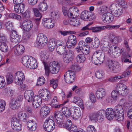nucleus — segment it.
Wrapping results in <instances>:
<instances>
[{
    "mask_svg": "<svg viewBox=\"0 0 132 132\" xmlns=\"http://www.w3.org/2000/svg\"><path fill=\"white\" fill-rule=\"evenodd\" d=\"M47 37L42 34H39L38 35L36 43L39 46H44L47 44Z\"/></svg>",
    "mask_w": 132,
    "mask_h": 132,
    "instance_id": "nucleus-9",
    "label": "nucleus"
},
{
    "mask_svg": "<svg viewBox=\"0 0 132 132\" xmlns=\"http://www.w3.org/2000/svg\"><path fill=\"white\" fill-rule=\"evenodd\" d=\"M69 24L73 26H77L80 24V22L78 19L73 16L72 18L69 19Z\"/></svg>",
    "mask_w": 132,
    "mask_h": 132,
    "instance_id": "nucleus-36",
    "label": "nucleus"
},
{
    "mask_svg": "<svg viewBox=\"0 0 132 132\" xmlns=\"http://www.w3.org/2000/svg\"><path fill=\"white\" fill-rule=\"evenodd\" d=\"M103 26H100L96 27H93L90 28V30H92V31L94 32H98L101 31L103 30Z\"/></svg>",
    "mask_w": 132,
    "mask_h": 132,
    "instance_id": "nucleus-57",
    "label": "nucleus"
},
{
    "mask_svg": "<svg viewBox=\"0 0 132 132\" xmlns=\"http://www.w3.org/2000/svg\"><path fill=\"white\" fill-rule=\"evenodd\" d=\"M124 117V113L117 114L115 112L114 117L116 120L118 121H121L123 119Z\"/></svg>",
    "mask_w": 132,
    "mask_h": 132,
    "instance_id": "nucleus-41",
    "label": "nucleus"
},
{
    "mask_svg": "<svg viewBox=\"0 0 132 132\" xmlns=\"http://www.w3.org/2000/svg\"><path fill=\"white\" fill-rule=\"evenodd\" d=\"M75 75L74 71L71 70L68 71L64 75V79L67 83H71L75 79Z\"/></svg>",
    "mask_w": 132,
    "mask_h": 132,
    "instance_id": "nucleus-7",
    "label": "nucleus"
},
{
    "mask_svg": "<svg viewBox=\"0 0 132 132\" xmlns=\"http://www.w3.org/2000/svg\"><path fill=\"white\" fill-rule=\"evenodd\" d=\"M77 128L76 126H72L70 128V132H86L84 130L82 129H80L78 130H77Z\"/></svg>",
    "mask_w": 132,
    "mask_h": 132,
    "instance_id": "nucleus-51",
    "label": "nucleus"
},
{
    "mask_svg": "<svg viewBox=\"0 0 132 132\" xmlns=\"http://www.w3.org/2000/svg\"><path fill=\"white\" fill-rule=\"evenodd\" d=\"M23 64L30 69H35L37 67L36 61L32 56L28 57L27 56H24L22 60Z\"/></svg>",
    "mask_w": 132,
    "mask_h": 132,
    "instance_id": "nucleus-2",
    "label": "nucleus"
},
{
    "mask_svg": "<svg viewBox=\"0 0 132 132\" xmlns=\"http://www.w3.org/2000/svg\"><path fill=\"white\" fill-rule=\"evenodd\" d=\"M105 113L104 111L100 110L97 112L91 114L90 118L91 120H94L96 122L100 123L102 122L104 120L103 114Z\"/></svg>",
    "mask_w": 132,
    "mask_h": 132,
    "instance_id": "nucleus-6",
    "label": "nucleus"
},
{
    "mask_svg": "<svg viewBox=\"0 0 132 132\" xmlns=\"http://www.w3.org/2000/svg\"><path fill=\"white\" fill-rule=\"evenodd\" d=\"M62 113L59 111H55L54 113V117L56 120V122L58 124H61L63 119Z\"/></svg>",
    "mask_w": 132,
    "mask_h": 132,
    "instance_id": "nucleus-25",
    "label": "nucleus"
},
{
    "mask_svg": "<svg viewBox=\"0 0 132 132\" xmlns=\"http://www.w3.org/2000/svg\"><path fill=\"white\" fill-rule=\"evenodd\" d=\"M32 101V105L35 108H38L42 102L41 97L38 95L35 96Z\"/></svg>",
    "mask_w": 132,
    "mask_h": 132,
    "instance_id": "nucleus-22",
    "label": "nucleus"
},
{
    "mask_svg": "<svg viewBox=\"0 0 132 132\" xmlns=\"http://www.w3.org/2000/svg\"><path fill=\"white\" fill-rule=\"evenodd\" d=\"M82 53L85 55H87L89 54L90 51V48L88 46H86L83 47Z\"/></svg>",
    "mask_w": 132,
    "mask_h": 132,
    "instance_id": "nucleus-55",
    "label": "nucleus"
},
{
    "mask_svg": "<svg viewBox=\"0 0 132 132\" xmlns=\"http://www.w3.org/2000/svg\"><path fill=\"white\" fill-rule=\"evenodd\" d=\"M76 60L77 62H83L86 60V58L85 55L83 54H80L77 55L76 57Z\"/></svg>",
    "mask_w": 132,
    "mask_h": 132,
    "instance_id": "nucleus-42",
    "label": "nucleus"
},
{
    "mask_svg": "<svg viewBox=\"0 0 132 132\" xmlns=\"http://www.w3.org/2000/svg\"><path fill=\"white\" fill-rule=\"evenodd\" d=\"M12 128L14 130L17 131H21L22 126L21 124L15 118H13L11 121Z\"/></svg>",
    "mask_w": 132,
    "mask_h": 132,
    "instance_id": "nucleus-15",
    "label": "nucleus"
},
{
    "mask_svg": "<svg viewBox=\"0 0 132 132\" xmlns=\"http://www.w3.org/2000/svg\"><path fill=\"white\" fill-rule=\"evenodd\" d=\"M106 38H108L106 37H104L101 40V42L103 45V47H102V51L104 52L108 51V52L110 50V47L109 45V44L107 42H105L104 40V39H106Z\"/></svg>",
    "mask_w": 132,
    "mask_h": 132,
    "instance_id": "nucleus-29",
    "label": "nucleus"
},
{
    "mask_svg": "<svg viewBox=\"0 0 132 132\" xmlns=\"http://www.w3.org/2000/svg\"><path fill=\"white\" fill-rule=\"evenodd\" d=\"M14 49V52L17 55H21L24 52V48L22 45H16Z\"/></svg>",
    "mask_w": 132,
    "mask_h": 132,
    "instance_id": "nucleus-28",
    "label": "nucleus"
},
{
    "mask_svg": "<svg viewBox=\"0 0 132 132\" xmlns=\"http://www.w3.org/2000/svg\"><path fill=\"white\" fill-rule=\"evenodd\" d=\"M6 105L5 102L4 100H0V112L4 111L5 109V106Z\"/></svg>",
    "mask_w": 132,
    "mask_h": 132,
    "instance_id": "nucleus-53",
    "label": "nucleus"
},
{
    "mask_svg": "<svg viewBox=\"0 0 132 132\" xmlns=\"http://www.w3.org/2000/svg\"><path fill=\"white\" fill-rule=\"evenodd\" d=\"M45 82V80L44 78L43 77H39L38 79L37 83L36 85L39 86L43 85Z\"/></svg>",
    "mask_w": 132,
    "mask_h": 132,
    "instance_id": "nucleus-50",
    "label": "nucleus"
},
{
    "mask_svg": "<svg viewBox=\"0 0 132 132\" xmlns=\"http://www.w3.org/2000/svg\"><path fill=\"white\" fill-rule=\"evenodd\" d=\"M61 123V124L58 125L59 127L65 128L69 130H70V128L72 126V123L70 120H68L67 122L64 123H63L62 121Z\"/></svg>",
    "mask_w": 132,
    "mask_h": 132,
    "instance_id": "nucleus-30",
    "label": "nucleus"
},
{
    "mask_svg": "<svg viewBox=\"0 0 132 132\" xmlns=\"http://www.w3.org/2000/svg\"><path fill=\"white\" fill-rule=\"evenodd\" d=\"M71 107L68 110L67 108H62V113L66 117H68L70 116L71 117V113L70 111Z\"/></svg>",
    "mask_w": 132,
    "mask_h": 132,
    "instance_id": "nucleus-38",
    "label": "nucleus"
},
{
    "mask_svg": "<svg viewBox=\"0 0 132 132\" xmlns=\"http://www.w3.org/2000/svg\"><path fill=\"white\" fill-rule=\"evenodd\" d=\"M33 24L32 21L28 20H23L21 27L24 31H29L32 29Z\"/></svg>",
    "mask_w": 132,
    "mask_h": 132,
    "instance_id": "nucleus-17",
    "label": "nucleus"
},
{
    "mask_svg": "<svg viewBox=\"0 0 132 132\" xmlns=\"http://www.w3.org/2000/svg\"><path fill=\"white\" fill-rule=\"evenodd\" d=\"M42 98L46 101H48L51 98V95L50 93L48 91L44 92L41 95Z\"/></svg>",
    "mask_w": 132,
    "mask_h": 132,
    "instance_id": "nucleus-34",
    "label": "nucleus"
},
{
    "mask_svg": "<svg viewBox=\"0 0 132 132\" xmlns=\"http://www.w3.org/2000/svg\"><path fill=\"white\" fill-rule=\"evenodd\" d=\"M110 7L111 9H116L112 11V13L114 16L119 17L123 13V8L121 6L119 5L117 3H114L112 4Z\"/></svg>",
    "mask_w": 132,
    "mask_h": 132,
    "instance_id": "nucleus-5",
    "label": "nucleus"
},
{
    "mask_svg": "<svg viewBox=\"0 0 132 132\" xmlns=\"http://www.w3.org/2000/svg\"><path fill=\"white\" fill-rule=\"evenodd\" d=\"M50 85L52 86L54 89H55L57 86V80H55L53 79L51 80L50 81Z\"/></svg>",
    "mask_w": 132,
    "mask_h": 132,
    "instance_id": "nucleus-56",
    "label": "nucleus"
},
{
    "mask_svg": "<svg viewBox=\"0 0 132 132\" xmlns=\"http://www.w3.org/2000/svg\"><path fill=\"white\" fill-rule=\"evenodd\" d=\"M21 105L17 103L16 100L14 99H12L10 103L9 106L10 108L13 110H15L18 108V107Z\"/></svg>",
    "mask_w": 132,
    "mask_h": 132,
    "instance_id": "nucleus-33",
    "label": "nucleus"
},
{
    "mask_svg": "<svg viewBox=\"0 0 132 132\" xmlns=\"http://www.w3.org/2000/svg\"><path fill=\"white\" fill-rule=\"evenodd\" d=\"M18 116L20 120L24 122H26L27 118L25 113H23L21 112H20L18 113Z\"/></svg>",
    "mask_w": 132,
    "mask_h": 132,
    "instance_id": "nucleus-39",
    "label": "nucleus"
},
{
    "mask_svg": "<svg viewBox=\"0 0 132 132\" xmlns=\"http://www.w3.org/2000/svg\"><path fill=\"white\" fill-rule=\"evenodd\" d=\"M104 53L100 50H98L93 54L92 57V61L93 63L96 65H100L104 61Z\"/></svg>",
    "mask_w": 132,
    "mask_h": 132,
    "instance_id": "nucleus-1",
    "label": "nucleus"
},
{
    "mask_svg": "<svg viewBox=\"0 0 132 132\" xmlns=\"http://www.w3.org/2000/svg\"><path fill=\"white\" fill-rule=\"evenodd\" d=\"M65 46L59 47L58 46L56 48L57 52L60 55H63L65 52Z\"/></svg>",
    "mask_w": 132,
    "mask_h": 132,
    "instance_id": "nucleus-40",
    "label": "nucleus"
},
{
    "mask_svg": "<svg viewBox=\"0 0 132 132\" xmlns=\"http://www.w3.org/2000/svg\"><path fill=\"white\" fill-rule=\"evenodd\" d=\"M5 26L7 29L9 31L12 30H13V23L12 22L10 21H9L7 22L5 24Z\"/></svg>",
    "mask_w": 132,
    "mask_h": 132,
    "instance_id": "nucleus-45",
    "label": "nucleus"
},
{
    "mask_svg": "<svg viewBox=\"0 0 132 132\" xmlns=\"http://www.w3.org/2000/svg\"><path fill=\"white\" fill-rule=\"evenodd\" d=\"M24 79V74L21 71H18L15 75L14 81L15 83L18 85L22 84L23 81Z\"/></svg>",
    "mask_w": 132,
    "mask_h": 132,
    "instance_id": "nucleus-10",
    "label": "nucleus"
},
{
    "mask_svg": "<svg viewBox=\"0 0 132 132\" xmlns=\"http://www.w3.org/2000/svg\"><path fill=\"white\" fill-rule=\"evenodd\" d=\"M40 56L41 60L44 64H47L46 62L49 57V55L47 52L42 51L40 53Z\"/></svg>",
    "mask_w": 132,
    "mask_h": 132,
    "instance_id": "nucleus-31",
    "label": "nucleus"
},
{
    "mask_svg": "<svg viewBox=\"0 0 132 132\" xmlns=\"http://www.w3.org/2000/svg\"><path fill=\"white\" fill-rule=\"evenodd\" d=\"M74 54V53L73 51L72 50H68L66 52H65L64 54L63 55V56L73 58V57Z\"/></svg>",
    "mask_w": 132,
    "mask_h": 132,
    "instance_id": "nucleus-48",
    "label": "nucleus"
},
{
    "mask_svg": "<svg viewBox=\"0 0 132 132\" xmlns=\"http://www.w3.org/2000/svg\"><path fill=\"white\" fill-rule=\"evenodd\" d=\"M42 23L46 28L50 29L53 28L54 26L52 19L51 18H44L42 21Z\"/></svg>",
    "mask_w": 132,
    "mask_h": 132,
    "instance_id": "nucleus-21",
    "label": "nucleus"
},
{
    "mask_svg": "<svg viewBox=\"0 0 132 132\" xmlns=\"http://www.w3.org/2000/svg\"><path fill=\"white\" fill-rule=\"evenodd\" d=\"M31 35V34L29 31L24 32L23 35L22 39L26 41L30 38Z\"/></svg>",
    "mask_w": 132,
    "mask_h": 132,
    "instance_id": "nucleus-54",
    "label": "nucleus"
},
{
    "mask_svg": "<svg viewBox=\"0 0 132 132\" xmlns=\"http://www.w3.org/2000/svg\"><path fill=\"white\" fill-rule=\"evenodd\" d=\"M89 11H83L81 14L80 17L81 18L85 21L88 20Z\"/></svg>",
    "mask_w": 132,
    "mask_h": 132,
    "instance_id": "nucleus-37",
    "label": "nucleus"
},
{
    "mask_svg": "<svg viewBox=\"0 0 132 132\" xmlns=\"http://www.w3.org/2000/svg\"><path fill=\"white\" fill-rule=\"evenodd\" d=\"M114 110L117 114L124 113L122 107L119 105H117L115 106Z\"/></svg>",
    "mask_w": 132,
    "mask_h": 132,
    "instance_id": "nucleus-44",
    "label": "nucleus"
},
{
    "mask_svg": "<svg viewBox=\"0 0 132 132\" xmlns=\"http://www.w3.org/2000/svg\"><path fill=\"white\" fill-rule=\"evenodd\" d=\"M107 67L108 70L112 72H118L120 70L119 63L114 61H109L107 64Z\"/></svg>",
    "mask_w": 132,
    "mask_h": 132,
    "instance_id": "nucleus-4",
    "label": "nucleus"
},
{
    "mask_svg": "<svg viewBox=\"0 0 132 132\" xmlns=\"http://www.w3.org/2000/svg\"><path fill=\"white\" fill-rule=\"evenodd\" d=\"M108 8L107 6H104L102 8L99 9V13L100 15H103L104 14L107 13Z\"/></svg>",
    "mask_w": 132,
    "mask_h": 132,
    "instance_id": "nucleus-46",
    "label": "nucleus"
},
{
    "mask_svg": "<svg viewBox=\"0 0 132 132\" xmlns=\"http://www.w3.org/2000/svg\"><path fill=\"white\" fill-rule=\"evenodd\" d=\"M114 19L113 14L110 12L104 14L102 16V20L104 23L110 24L112 22Z\"/></svg>",
    "mask_w": 132,
    "mask_h": 132,
    "instance_id": "nucleus-14",
    "label": "nucleus"
},
{
    "mask_svg": "<svg viewBox=\"0 0 132 132\" xmlns=\"http://www.w3.org/2000/svg\"><path fill=\"white\" fill-rule=\"evenodd\" d=\"M23 98V96L22 95H20L16 99H14V100H16V101L21 105L22 104Z\"/></svg>",
    "mask_w": 132,
    "mask_h": 132,
    "instance_id": "nucleus-61",
    "label": "nucleus"
},
{
    "mask_svg": "<svg viewBox=\"0 0 132 132\" xmlns=\"http://www.w3.org/2000/svg\"><path fill=\"white\" fill-rule=\"evenodd\" d=\"M117 89L118 90L119 94L123 96L126 95L128 93V89L125 85L120 83L117 85Z\"/></svg>",
    "mask_w": 132,
    "mask_h": 132,
    "instance_id": "nucleus-16",
    "label": "nucleus"
},
{
    "mask_svg": "<svg viewBox=\"0 0 132 132\" xmlns=\"http://www.w3.org/2000/svg\"><path fill=\"white\" fill-rule=\"evenodd\" d=\"M53 118L52 116H50L45 120L43 128L46 131L51 132L55 128V126Z\"/></svg>",
    "mask_w": 132,
    "mask_h": 132,
    "instance_id": "nucleus-3",
    "label": "nucleus"
},
{
    "mask_svg": "<svg viewBox=\"0 0 132 132\" xmlns=\"http://www.w3.org/2000/svg\"><path fill=\"white\" fill-rule=\"evenodd\" d=\"M5 82L3 76H0V88H2L5 86Z\"/></svg>",
    "mask_w": 132,
    "mask_h": 132,
    "instance_id": "nucleus-62",
    "label": "nucleus"
},
{
    "mask_svg": "<svg viewBox=\"0 0 132 132\" xmlns=\"http://www.w3.org/2000/svg\"><path fill=\"white\" fill-rule=\"evenodd\" d=\"M100 41L97 37H95L94 39V42L92 44V46L94 48H97L99 45Z\"/></svg>",
    "mask_w": 132,
    "mask_h": 132,
    "instance_id": "nucleus-49",
    "label": "nucleus"
},
{
    "mask_svg": "<svg viewBox=\"0 0 132 132\" xmlns=\"http://www.w3.org/2000/svg\"><path fill=\"white\" fill-rule=\"evenodd\" d=\"M38 9L42 11H46L48 8L47 4L44 2L40 3L38 6Z\"/></svg>",
    "mask_w": 132,
    "mask_h": 132,
    "instance_id": "nucleus-35",
    "label": "nucleus"
},
{
    "mask_svg": "<svg viewBox=\"0 0 132 132\" xmlns=\"http://www.w3.org/2000/svg\"><path fill=\"white\" fill-rule=\"evenodd\" d=\"M119 94V93L118 90V91L113 90L111 93L112 97L114 99L116 100Z\"/></svg>",
    "mask_w": 132,
    "mask_h": 132,
    "instance_id": "nucleus-58",
    "label": "nucleus"
},
{
    "mask_svg": "<svg viewBox=\"0 0 132 132\" xmlns=\"http://www.w3.org/2000/svg\"><path fill=\"white\" fill-rule=\"evenodd\" d=\"M56 41L54 38L50 39L48 43V47L51 51H53L55 48Z\"/></svg>",
    "mask_w": 132,
    "mask_h": 132,
    "instance_id": "nucleus-32",
    "label": "nucleus"
},
{
    "mask_svg": "<svg viewBox=\"0 0 132 132\" xmlns=\"http://www.w3.org/2000/svg\"><path fill=\"white\" fill-rule=\"evenodd\" d=\"M67 40L75 45L76 44L77 42L76 38L74 35H70L68 37Z\"/></svg>",
    "mask_w": 132,
    "mask_h": 132,
    "instance_id": "nucleus-47",
    "label": "nucleus"
},
{
    "mask_svg": "<svg viewBox=\"0 0 132 132\" xmlns=\"http://www.w3.org/2000/svg\"><path fill=\"white\" fill-rule=\"evenodd\" d=\"M115 112H116L113 111L111 108H109L107 109L105 111L106 118L109 120L113 119L115 115Z\"/></svg>",
    "mask_w": 132,
    "mask_h": 132,
    "instance_id": "nucleus-26",
    "label": "nucleus"
},
{
    "mask_svg": "<svg viewBox=\"0 0 132 132\" xmlns=\"http://www.w3.org/2000/svg\"><path fill=\"white\" fill-rule=\"evenodd\" d=\"M58 98L56 96H54L51 102V105L53 106V105L55 104H57L59 102Z\"/></svg>",
    "mask_w": 132,
    "mask_h": 132,
    "instance_id": "nucleus-63",
    "label": "nucleus"
},
{
    "mask_svg": "<svg viewBox=\"0 0 132 132\" xmlns=\"http://www.w3.org/2000/svg\"><path fill=\"white\" fill-rule=\"evenodd\" d=\"M27 125L29 130L31 131H34L36 129L37 123L33 120L28 121L27 122Z\"/></svg>",
    "mask_w": 132,
    "mask_h": 132,
    "instance_id": "nucleus-27",
    "label": "nucleus"
},
{
    "mask_svg": "<svg viewBox=\"0 0 132 132\" xmlns=\"http://www.w3.org/2000/svg\"><path fill=\"white\" fill-rule=\"evenodd\" d=\"M60 65L57 62L53 61L50 63V71L52 74L57 73L60 70Z\"/></svg>",
    "mask_w": 132,
    "mask_h": 132,
    "instance_id": "nucleus-13",
    "label": "nucleus"
},
{
    "mask_svg": "<svg viewBox=\"0 0 132 132\" xmlns=\"http://www.w3.org/2000/svg\"><path fill=\"white\" fill-rule=\"evenodd\" d=\"M108 53L110 56L113 58H116L121 55V51L119 48L116 46H113L110 48Z\"/></svg>",
    "mask_w": 132,
    "mask_h": 132,
    "instance_id": "nucleus-8",
    "label": "nucleus"
},
{
    "mask_svg": "<svg viewBox=\"0 0 132 132\" xmlns=\"http://www.w3.org/2000/svg\"><path fill=\"white\" fill-rule=\"evenodd\" d=\"M63 60L65 63H69L71 62L73 59V58L69 57L63 56Z\"/></svg>",
    "mask_w": 132,
    "mask_h": 132,
    "instance_id": "nucleus-64",
    "label": "nucleus"
},
{
    "mask_svg": "<svg viewBox=\"0 0 132 132\" xmlns=\"http://www.w3.org/2000/svg\"><path fill=\"white\" fill-rule=\"evenodd\" d=\"M50 109L48 107L46 106H43L41 109L40 111V115L42 118H45L49 114Z\"/></svg>",
    "mask_w": 132,
    "mask_h": 132,
    "instance_id": "nucleus-20",
    "label": "nucleus"
},
{
    "mask_svg": "<svg viewBox=\"0 0 132 132\" xmlns=\"http://www.w3.org/2000/svg\"><path fill=\"white\" fill-rule=\"evenodd\" d=\"M6 39L4 36L0 34V43L1 44L0 45V50L2 52H7L8 50V47L6 44Z\"/></svg>",
    "mask_w": 132,
    "mask_h": 132,
    "instance_id": "nucleus-11",
    "label": "nucleus"
},
{
    "mask_svg": "<svg viewBox=\"0 0 132 132\" xmlns=\"http://www.w3.org/2000/svg\"><path fill=\"white\" fill-rule=\"evenodd\" d=\"M7 84H10L13 81V75L11 73H9L7 74L6 76Z\"/></svg>",
    "mask_w": 132,
    "mask_h": 132,
    "instance_id": "nucleus-43",
    "label": "nucleus"
},
{
    "mask_svg": "<svg viewBox=\"0 0 132 132\" xmlns=\"http://www.w3.org/2000/svg\"><path fill=\"white\" fill-rule=\"evenodd\" d=\"M19 37V36L17 34V32L15 30H12L10 36V39Z\"/></svg>",
    "mask_w": 132,
    "mask_h": 132,
    "instance_id": "nucleus-59",
    "label": "nucleus"
},
{
    "mask_svg": "<svg viewBox=\"0 0 132 132\" xmlns=\"http://www.w3.org/2000/svg\"><path fill=\"white\" fill-rule=\"evenodd\" d=\"M70 111L71 113V117L75 119H77L81 116V113L79 108L72 106L71 107Z\"/></svg>",
    "mask_w": 132,
    "mask_h": 132,
    "instance_id": "nucleus-12",
    "label": "nucleus"
},
{
    "mask_svg": "<svg viewBox=\"0 0 132 132\" xmlns=\"http://www.w3.org/2000/svg\"><path fill=\"white\" fill-rule=\"evenodd\" d=\"M24 96L25 98L29 102H31L34 96L33 92L31 90H27L24 92Z\"/></svg>",
    "mask_w": 132,
    "mask_h": 132,
    "instance_id": "nucleus-24",
    "label": "nucleus"
},
{
    "mask_svg": "<svg viewBox=\"0 0 132 132\" xmlns=\"http://www.w3.org/2000/svg\"><path fill=\"white\" fill-rule=\"evenodd\" d=\"M131 73V72L128 71L123 72L121 76H116L114 77H112L109 79V80L111 82L117 81V79L123 78L127 77Z\"/></svg>",
    "mask_w": 132,
    "mask_h": 132,
    "instance_id": "nucleus-23",
    "label": "nucleus"
},
{
    "mask_svg": "<svg viewBox=\"0 0 132 132\" xmlns=\"http://www.w3.org/2000/svg\"><path fill=\"white\" fill-rule=\"evenodd\" d=\"M87 132H96V130L93 126L89 125L87 128Z\"/></svg>",
    "mask_w": 132,
    "mask_h": 132,
    "instance_id": "nucleus-60",
    "label": "nucleus"
},
{
    "mask_svg": "<svg viewBox=\"0 0 132 132\" xmlns=\"http://www.w3.org/2000/svg\"><path fill=\"white\" fill-rule=\"evenodd\" d=\"M120 27V25H114L112 26H103V30L108 29L109 30H112L115 29L119 28Z\"/></svg>",
    "mask_w": 132,
    "mask_h": 132,
    "instance_id": "nucleus-52",
    "label": "nucleus"
},
{
    "mask_svg": "<svg viewBox=\"0 0 132 132\" xmlns=\"http://www.w3.org/2000/svg\"><path fill=\"white\" fill-rule=\"evenodd\" d=\"M105 89L103 88H100L97 89L95 95L97 99L102 100L106 94Z\"/></svg>",
    "mask_w": 132,
    "mask_h": 132,
    "instance_id": "nucleus-19",
    "label": "nucleus"
},
{
    "mask_svg": "<svg viewBox=\"0 0 132 132\" xmlns=\"http://www.w3.org/2000/svg\"><path fill=\"white\" fill-rule=\"evenodd\" d=\"M13 3L14 5V11L15 12L18 13H22L24 10L25 6L22 2H17Z\"/></svg>",
    "mask_w": 132,
    "mask_h": 132,
    "instance_id": "nucleus-18",
    "label": "nucleus"
}]
</instances>
